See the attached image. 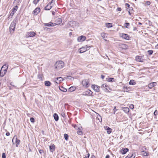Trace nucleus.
Segmentation results:
<instances>
[{"label": "nucleus", "instance_id": "37", "mask_svg": "<svg viewBox=\"0 0 158 158\" xmlns=\"http://www.w3.org/2000/svg\"><path fill=\"white\" fill-rule=\"evenodd\" d=\"M108 81L109 82L114 81V79L113 78H110L109 79Z\"/></svg>", "mask_w": 158, "mask_h": 158}, {"label": "nucleus", "instance_id": "50", "mask_svg": "<svg viewBox=\"0 0 158 158\" xmlns=\"http://www.w3.org/2000/svg\"><path fill=\"white\" fill-rule=\"evenodd\" d=\"M51 24H52V25H53V26H56V25H57V24H56V23L55 22V23H51Z\"/></svg>", "mask_w": 158, "mask_h": 158}, {"label": "nucleus", "instance_id": "23", "mask_svg": "<svg viewBox=\"0 0 158 158\" xmlns=\"http://www.w3.org/2000/svg\"><path fill=\"white\" fill-rule=\"evenodd\" d=\"M123 89L124 91L128 92L130 90L131 88L130 87L124 86L123 88Z\"/></svg>", "mask_w": 158, "mask_h": 158}, {"label": "nucleus", "instance_id": "48", "mask_svg": "<svg viewBox=\"0 0 158 158\" xmlns=\"http://www.w3.org/2000/svg\"><path fill=\"white\" fill-rule=\"evenodd\" d=\"M87 155V156H85V157H84V158H89V154L88 153Z\"/></svg>", "mask_w": 158, "mask_h": 158}, {"label": "nucleus", "instance_id": "24", "mask_svg": "<svg viewBox=\"0 0 158 158\" xmlns=\"http://www.w3.org/2000/svg\"><path fill=\"white\" fill-rule=\"evenodd\" d=\"M149 154V152H146L144 151H142V155L144 156H148Z\"/></svg>", "mask_w": 158, "mask_h": 158}, {"label": "nucleus", "instance_id": "10", "mask_svg": "<svg viewBox=\"0 0 158 158\" xmlns=\"http://www.w3.org/2000/svg\"><path fill=\"white\" fill-rule=\"evenodd\" d=\"M92 88L96 92H99L100 91V87L99 86L96 85H92Z\"/></svg>", "mask_w": 158, "mask_h": 158}, {"label": "nucleus", "instance_id": "53", "mask_svg": "<svg viewBox=\"0 0 158 158\" xmlns=\"http://www.w3.org/2000/svg\"><path fill=\"white\" fill-rule=\"evenodd\" d=\"M117 10L118 11H121V8H118L117 9Z\"/></svg>", "mask_w": 158, "mask_h": 158}, {"label": "nucleus", "instance_id": "55", "mask_svg": "<svg viewBox=\"0 0 158 158\" xmlns=\"http://www.w3.org/2000/svg\"><path fill=\"white\" fill-rule=\"evenodd\" d=\"M6 135L7 136H9L10 135V133L9 132H7L6 133Z\"/></svg>", "mask_w": 158, "mask_h": 158}, {"label": "nucleus", "instance_id": "9", "mask_svg": "<svg viewBox=\"0 0 158 158\" xmlns=\"http://www.w3.org/2000/svg\"><path fill=\"white\" fill-rule=\"evenodd\" d=\"M18 8V6H16L15 7L11 10L10 14V16H11V17H12L14 15L15 13L17 11Z\"/></svg>", "mask_w": 158, "mask_h": 158}, {"label": "nucleus", "instance_id": "51", "mask_svg": "<svg viewBox=\"0 0 158 158\" xmlns=\"http://www.w3.org/2000/svg\"><path fill=\"white\" fill-rule=\"evenodd\" d=\"M39 152L40 154H42L43 152V151L42 150H39Z\"/></svg>", "mask_w": 158, "mask_h": 158}, {"label": "nucleus", "instance_id": "54", "mask_svg": "<svg viewBox=\"0 0 158 158\" xmlns=\"http://www.w3.org/2000/svg\"><path fill=\"white\" fill-rule=\"evenodd\" d=\"M61 115L63 117H65V114H64V113L63 112H62V113H61Z\"/></svg>", "mask_w": 158, "mask_h": 158}, {"label": "nucleus", "instance_id": "58", "mask_svg": "<svg viewBox=\"0 0 158 158\" xmlns=\"http://www.w3.org/2000/svg\"><path fill=\"white\" fill-rule=\"evenodd\" d=\"M110 158V156L108 155H107L106 156V158Z\"/></svg>", "mask_w": 158, "mask_h": 158}, {"label": "nucleus", "instance_id": "38", "mask_svg": "<svg viewBox=\"0 0 158 158\" xmlns=\"http://www.w3.org/2000/svg\"><path fill=\"white\" fill-rule=\"evenodd\" d=\"M101 36L104 39L105 38V33H102L101 34Z\"/></svg>", "mask_w": 158, "mask_h": 158}, {"label": "nucleus", "instance_id": "39", "mask_svg": "<svg viewBox=\"0 0 158 158\" xmlns=\"http://www.w3.org/2000/svg\"><path fill=\"white\" fill-rule=\"evenodd\" d=\"M85 47L86 49H88V50H89L90 48L92 47L93 46H89L87 45H86L85 46Z\"/></svg>", "mask_w": 158, "mask_h": 158}, {"label": "nucleus", "instance_id": "40", "mask_svg": "<svg viewBox=\"0 0 158 158\" xmlns=\"http://www.w3.org/2000/svg\"><path fill=\"white\" fill-rule=\"evenodd\" d=\"M40 0H34L33 1V3L36 5L39 1Z\"/></svg>", "mask_w": 158, "mask_h": 158}, {"label": "nucleus", "instance_id": "21", "mask_svg": "<svg viewBox=\"0 0 158 158\" xmlns=\"http://www.w3.org/2000/svg\"><path fill=\"white\" fill-rule=\"evenodd\" d=\"M76 89V87L75 86H71L69 88L68 91L69 92H72L75 91Z\"/></svg>", "mask_w": 158, "mask_h": 158}, {"label": "nucleus", "instance_id": "20", "mask_svg": "<svg viewBox=\"0 0 158 158\" xmlns=\"http://www.w3.org/2000/svg\"><path fill=\"white\" fill-rule=\"evenodd\" d=\"M129 150V149L128 148H123V149H122L121 150V152L123 154H126L127 152H128Z\"/></svg>", "mask_w": 158, "mask_h": 158}, {"label": "nucleus", "instance_id": "8", "mask_svg": "<svg viewBox=\"0 0 158 158\" xmlns=\"http://www.w3.org/2000/svg\"><path fill=\"white\" fill-rule=\"evenodd\" d=\"M120 36L123 38L127 40H129L130 38L128 35L124 33L120 34Z\"/></svg>", "mask_w": 158, "mask_h": 158}, {"label": "nucleus", "instance_id": "44", "mask_svg": "<svg viewBox=\"0 0 158 158\" xmlns=\"http://www.w3.org/2000/svg\"><path fill=\"white\" fill-rule=\"evenodd\" d=\"M129 107L130 109H132L134 108V106L133 105L131 104L130 106Z\"/></svg>", "mask_w": 158, "mask_h": 158}, {"label": "nucleus", "instance_id": "22", "mask_svg": "<svg viewBox=\"0 0 158 158\" xmlns=\"http://www.w3.org/2000/svg\"><path fill=\"white\" fill-rule=\"evenodd\" d=\"M50 151L53 152L55 150V146L54 144H51L49 146Z\"/></svg>", "mask_w": 158, "mask_h": 158}, {"label": "nucleus", "instance_id": "17", "mask_svg": "<svg viewBox=\"0 0 158 158\" xmlns=\"http://www.w3.org/2000/svg\"><path fill=\"white\" fill-rule=\"evenodd\" d=\"M55 22L56 23L57 25H59L62 22V20L60 18H57L55 20Z\"/></svg>", "mask_w": 158, "mask_h": 158}, {"label": "nucleus", "instance_id": "27", "mask_svg": "<svg viewBox=\"0 0 158 158\" xmlns=\"http://www.w3.org/2000/svg\"><path fill=\"white\" fill-rule=\"evenodd\" d=\"M106 129L107 130V133L109 134H110L111 132L112 129L109 127L107 126L106 127Z\"/></svg>", "mask_w": 158, "mask_h": 158}, {"label": "nucleus", "instance_id": "1", "mask_svg": "<svg viewBox=\"0 0 158 158\" xmlns=\"http://www.w3.org/2000/svg\"><path fill=\"white\" fill-rule=\"evenodd\" d=\"M64 66V63L61 61H58L55 64V68L57 70H59L62 68Z\"/></svg>", "mask_w": 158, "mask_h": 158}, {"label": "nucleus", "instance_id": "26", "mask_svg": "<svg viewBox=\"0 0 158 158\" xmlns=\"http://www.w3.org/2000/svg\"><path fill=\"white\" fill-rule=\"evenodd\" d=\"M45 85L47 86H50L51 85V83L49 81H46L44 82Z\"/></svg>", "mask_w": 158, "mask_h": 158}, {"label": "nucleus", "instance_id": "47", "mask_svg": "<svg viewBox=\"0 0 158 158\" xmlns=\"http://www.w3.org/2000/svg\"><path fill=\"white\" fill-rule=\"evenodd\" d=\"M125 24L126 25V27L127 28V26H129L130 25V23H125Z\"/></svg>", "mask_w": 158, "mask_h": 158}, {"label": "nucleus", "instance_id": "57", "mask_svg": "<svg viewBox=\"0 0 158 158\" xmlns=\"http://www.w3.org/2000/svg\"><path fill=\"white\" fill-rule=\"evenodd\" d=\"M135 157V156H134L133 155V154H132L131 156L130 157V158H134Z\"/></svg>", "mask_w": 158, "mask_h": 158}, {"label": "nucleus", "instance_id": "30", "mask_svg": "<svg viewBox=\"0 0 158 158\" xmlns=\"http://www.w3.org/2000/svg\"><path fill=\"white\" fill-rule=\"evenodd\" d=\"M129 84L130 85H135L136 84V82L134 80H131L129 82Z\"/></svg>", "mask_w": 158, "mask_h": 158}, {"label": "nucleus", "instance_id": "45", "mask_svg": "<svg viewBox=\"0 0 158 158\" xmlns=\"http://www.w3.org/2000/svg\"><path fill=\"white\" fill-rule=\"evenodd\" d=\"M2 158H6V155L4 153H3L2 154Z\"/></svg>", "mask_w": 158, "mask_h": 158}, {"label": "nucleus", "instance_id": "7", "mask_svg": "<svg viewBox=\"0 0 158 158\" xmlns=\"http://www.w3.org/2000/svg\"><path fill=\"white\" fill-rule=\"evenodd\" d=\"M53 0H52L51 2L49 3L45 7L44 9L46 10H49L52 7V6L51 5L52 3L53 2Z\"/></svg>", "mask_w": 158, "mask_h": 158}, {"label": "nucleus", "instance_id": "11", "mask_svg": "<svg viewBox=\"0 0 158 158\" xmlns=\"http://www.w3.org/2000/svg\"><path fill=\"white\" fill-rule=\"evenodd\" d=\"M88 50V49H86L85 47H81L79 49V52L81 53H82Z\"/></svg>", "mask_w": 158, "mask_h": 158}, {"label": "nucleus", "instance_id": "19", "mask_svg": "<svg viewBox=\"0 0 158 158\" xmlns=\"http://www.w3.org/2000/svg\"><path fill=\"white\" fill-rule=\"evenodd\" d=\"M156 82H152L148 84V86L149 88L151 89L154 86H156Z\"/></svg>", "mask_w": 158, "mask_h": 158}, {"label": "nucleus", "instance_id": "64", "mask_svg": "<svg viewBox=\"0 0 158 158\" xmlns=\"http://www.w3.org/2000/svg\"><path fill=\"white\" fill-rule=\"evenodd\" d=\"M125 158H130L129 156H127Z\"/></svg>", "mask_w": 158, "mask_h": 158}, {"label": "nucleus", "instance_id": "33", "mask_svg": "<svg viewBox=\"0 0 158 158\" xmlns=\"http://www.w3.org/2000/svg\"><path fill=\"white\" fill-rule=\"evenodd\" d=\"M60 90L62 91L63 92H65L67 91V89L63 87H61L60 88Z\"/></svg>", "mask_w": 158, "mask_h": 158}, {"label": "nucleus", "instance_id": "63", "mask_svg": "<svg viewBox=\"0 0 158 158\" xmlns=\"http://www.w3.org/2000/svg\"><path fill=\"white\" fill-rule=\"evenodd\" d=\"M101 77L102 78V79H104V76H103V75H102L101 76Z\"/></svg>", "mask_w": 158, "mask_h": 158}, {"label": "nucleus", "instance_id": "32", "mask_svg": "<svg viewBox=\"0 0 158 158\" xmlns=\"http://www.w3.org/2000/svg\"><path fill=\"white\" fill-rule=\"evenodd\" d=\"M8 67V65L6 64H4L2 67V69H6V70H7Z\"/></svg>", "mask_w": 158, "mask_h": 158}, {"label": "nucleus", "instance_id": "28", "mask_svg": "<svg viewBox=\"0 0 158 158\" xmlns=\"http://www.w3.org/2000/svg\"><path fill=\"white\" fill-rule=\"evenodd\" d=\"M53 117L55 120L56 121H57L59 119V117L57 114L56 113H55L54 114Z\"/></svg>", "mask_w": 158, "mask_h": 158}, {"label": "nucleus", "instance_id": "35", "mask_svg": "<svg viewBox=\"0 0 158 158\" xmlns=\"http://www.w3.org/2000/svg\"><path fill=\"white\" fill-rule=\"evenodd\" d=\"M52 24H51V23H46L44 24V25L45 26H48V27H50V26H53V25H52Z\"/></svg>", "mask_w": 158, "mask_h": 158}, {"label": "nucleus", "instance_id": "62", "mask_svg": "<svg viewBox=\"0 0 158 158\" xmlns=\"http://www.w3.org/2000/svg\"><path fill=\"white\" fill-rule=\"evenodd\" d=\"M100 118H101V120L99 119V118H98V120H99V122H101V121H102V118H101V117H100Z\"/></svg>", "mask_w": 158, "mask_h": 158}, {"label": "nucleus", "instance_id": "5", "mask_svg": "<svg viewBox=\"0 0 158 158\" xmlns=\"http://www.w3.org/2000/svg\"><path fill=\"white\" fill-rule=\"evenodd\" d=\"M82 84L83 85L86 87H88L89 86V84L88 80L85 79L82 81Z\"/></svg>", "mask_w": 158, "mask_h": 158}, {"label": "nucleus", "instance_id": "6", "mask_svg": "<svg viewBox=\"0 0 158 158\" xmlns=\"http://www.w3.org/2000/svg\"><path fill=\"white\" fill-rule=\"evenodd\" d=\"M69 25L71 27H74L77 25L78 23L76 21H71L69 22Z\"/></svg>", "mask_w": 158, "mask_h": 158}, {"label": "nucleus", "instance_id": "12", "mask_svg": "<svg viewBox=\"0 0 158 158\" xmlns=\"http://www.w3.org/2000/svg\"><path fill=\"white\" fill-rule=\"evenodd\" d=\"M6 71L7 70H6V69L3 70L1 69L0 72V76L2 77H3L6 73Z\"/></svg>", "mask_w": 158, "mask_h": 158}, {"label": "nucleus", "instance_id": "15", "mask_svg": "<svg viewBox=\"0 0 158 158\" xmlns=\"http://www.w3.org/2000/svg\"><path fill=\"white\" fill-rule=\"evenodd\" d=\"M86 38V37L85 36H81L78 38L77 41L78 42L83 41H84Z\"/></svg>", "mask_w": 158, "mask_h": 158}, {"label": "nucleus", "instance_id": "60", "mask_svg": "<svg viewBox=\"0 0 158 158\" xmlns=\"http://www.w3.org/2000/svg\"><path fill=\"white\" fill-rule=\"evenodd\" d=\"M91 158H95V156L94 155H92L91 156Z\"/></svg>", "mask_w": 158, "mask_h": 158}, {"label": "nucleus", "instance_id": "4", "mask_svg": "<svg viewBox=\"0 0 158 158\" xmlns=\"http://www.w3.org/2000/svg\"><path fill=\"white\" fill-rule=\"evenodd\" d=\"M36 35V33L34 31L28 32L26 33V35L27 37H31L35 36Z\"/></svg>", "mask_w": 158, "mask_h": 158}, {"label": "nucleus", "instance_id": "59", "mask_svg": "<svg viewBox=\"0 0 158 158\" xmlns=\"http://www.w3.org/2000/svg\"><path fill=\"white\" fill-rule=\"evenodd\" d=\"M38 77L41 80H42V78L40 76V75H39Z\"/></svg>", "mask_w": 158, "mask_h": 158}, {"label": "nucleus", "instance_id": "13", "mask_svg": "<svg viewBox=\"0 0 158 158\" xmlns=\"http://www.w3.org/2000/svg\"><path fill=\"white\" fill-rule=\"evenodd\" d=\"M16 139V142H15L16 143V147H18V145H19L20 144V141L19 139H17V136L15 135L14 136V137L13 138V139H12L13 142V139Z\"/></svg>", "mask_w": 158, "mask_h": 158}, {"label": "nucleus", "instance_id": "56", "mask_svg": "<svg viewBox=\"0 0 158 158\" xmlns=\"http://www.w3.org/2000/svg\"><path fill=\"white\" fill-rule=\"evenodd\" d=\"M125 5L126 6H127L128 7H129L130 6V5L128 4L127 3L125 4Z\"/></svg>", "mask_w": 158, "mask_h": 158}, {"label": "nucleus", "instance_id": "2", "mask_svg": "<svg viewBox=\"0 0 158 158\" xmlns=\"http://www.w3.org/2000/svg\"><path fill=\"white\" fill-rule=\"evenodd\" d=\"M16 23V20L15 19L11 23L10 27V30L11 32L12 31V32H13L15 31Z\"/></svg>", "mask_w": 158, "mask_h": 158}, {"label": "nucleus", "instance_id": "36", "mask_svg": "<svg viewBox=\"0 0 158 158\" xmlns=\"http://www.w3.org/2000/svg\"><path fill=\"white\" fill-rule=\"evenodd\" d=\"M64 138L66 140H67L68 139L69 136L67 134H64Z\"/></svg>", "mask_w": 158, "mask_h": 158}, {"label": "nucleus", "instance_id": "49", "mask_svg": "<svg viewBox=\"0 0 158 158\" xmlns=\"http://www.w3.org/2000/svg\"><path fill=\"white\" fill-rule=\"evenodd\" d=\"M117 109H116V106H115L114 107V109H113V110L114 112V114H115V112L117 110Z\"/></svg>", "mask_w": 158, "mask_h": 158}, {"label": "nucleus", "instance_id": "18", "mask_svg": "<svg viewBox=\"0 0 158 158\" xmlns=\"http://www.w3.org/2000/svg\"><path fill=\"white\" fill-rule=\"evenodd\" d=\"M40 11V9L39 8H36L33 11L34 15H37Z\"/></svg>", "mask_w": 158, "mask_h": 158}, {"label": "nucleus", "instance_id": "31", "mask_svg": "<svg viewBox=\"0 0 158 158\" xmlns=\"http://www.w3.org/2000/svg\"><path fill=\"white\" fill-rule=\"evenodd\" d=\"M106 27H107L109 28V27H112V24L111 23H106Z\"/></svg>", "mask_w": 158, "mask_h": 158}, {"label": "nucleus", "instance_id": "42", "mask_svg": "<svg viewBox=\"0 0 158 158\" xmlns=\"http://www.w3.org/2000/svg\"><path fill=\"white\" fill-rule=\"evenodd\" d=\"M30 121H31V122H32V123H34V122H35V120H34V118H32H32H30Z\"/></svg>", "mask_w": 158, "mask_h": 158}, {"label": "nucleus", "instance_id": "29", "mask_svg": "<svg viewBox=\"0 0 158 158\" xmlns=\"http://www.w3.org/2000/svg\"><path fill=\"white\" fill-rule=\"evenodd\" d=\"M93 92L90 90H89L86 92L85 95L89 94V96H91Z\"/></svg>", "mask_w": 158, "mask_h": 158}, {"label": "nucleus", "instance_id": "46", "mask_svg": "<svg viewBox=\"0 0 158 158\" xmlns=\"http://www.w3.org/2000/svg\"><path fill=\"white\" fill-rule=\"evenodd\" d=\"M154 114L155 116L157 115L158 114V112L157 110H156L154 111Z\"/></svg>", "mask_w": 158, "mask_h": 158}, {"label": "nucleus", "instance_id": "16", "mask_svg": "<svg viewBox=\"0 0 158 158\" xmlns=\"http://www.w3.org/2000/svg\"><path fill=\"white\" fill-rule=\"evenodd\" d=\"M135 60L136 61L139 62H142L144 60L143 57L139 56H136L135 57Z\"/></svg>", "mask_w": 158, "mask_h": 158}, {"label": "nucleus", "instance_id": "25", "mask_svg": "<svg viewBox=\"0 0 158 158\" xmlns=\"http://www.w3.org/2000/svg\"><path fill=\"white\" fill-rule=\"evenodd\" d=\"M81 128H82V127H78V130L77 131V133L80 135H81L83 134L82 131L81 130Z\"/></svg>", "mask_w": 158, "mask_h": 158}, {"label": "nucleus", "instance_id": "52", "mask_svg": "<svg viewBox=\"0 0 158 158\" xmlns=\"http://www.w3.org/2000/svg\"><path fill=\"white\" fill-rule=\"evenodd\" d=\"M123 47H124L125 48H127V46L126 44H123Z\"/></svg>", "mask_w": 158, "mask_h": 158}, {"label": "nucleus", "instance_id": "61", "mask_svg": "<svg viewBox=\"0 0 158 158\" xmlns=\"http://www.w3.org/2000/svg\"><path fill=\"white\" fill-rule=\"evenodd\" d=\"M52 14L53 15H55V12L54 11H53L52 12Z\"/></svg>", "mask_w": 158, "mask_h": 158}, {"label": "nucleus", "instance_id": "34", "mask_svg": "<svg viewBox=\"0 0 158 158\" xmlns=\"http://www.w3.org/2000/svg\"><path fill=\"white\" fill-rule=\"evenodd\" d=\"M124 111H125L126 113H128L129 112V109L128 108L125 107H124L123 108Z\"/></svg>", "mask_w": 158, "mask_h": 158}, {"label": "nucleus", "instance_id": "43", "mask_svg": "<svg viewBox=\"0 0 158 158\" xmlns=\"http://www.w3.org/2000/svg\"><path fill=\"white\" fill-rule=\"evenodd\" d=\"M145 2V4H146V5H150V4H151V2L150 1H146Z\"/></svg>", "mask_w": 158, "mask_h": 158}, {"label": "nucleus", "instance_id": "14", "mask_svg": "<svg viewBox=\"0 0 158 158\" xmlns=\"http://www.w3.org/2000/svg\"><path fill=\"white\" fill-rule=\"evenodd\" d=\"M101 87L102 88L103 90L105 91L106 92V91L107 90H108V89L109 88V87L106 84H103L101 86Z\"/></svg>", "mask_w": 158, "mask_h": 158}, {"label": "nucleus", "instance_id": "3", "mask_svg": "<svg viewBox=\"0 0 158 158\" xmlns=\"http://www.w3.org/2000/svg\"><path fill=\"white\" fill-rule=\"evenodd\" d=\"M63 79L61 77H58L55 78H54L53 81L56 82L57 84H59L62 81H63Z\"/></svg>", "mask_w": 158, "mask_h": 158}, {"label": "nucleus", "instance_id": "41", "mask_svg": "<svg viewBox=\"0 0 158 158\" xmlns=\"http://www.w3.org/2000/svg\"><path fill=\"white\" fill-rule=\"evenodd\" d=\"M148 54L150 55H152V53H153V51H152V50H148Z\"/></svg>", "mask_w": 158, "mask_h": 158}]
</instances>
